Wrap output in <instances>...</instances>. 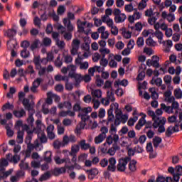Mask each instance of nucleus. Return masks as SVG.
Returning <instances> with one entry per match:
<instances>
[{
    "mask_svg": "<svg viewBox=\"0 0 182 182\" xmlns=\"http://www.w3.org/2000/svg\"><path fill=\"white\" fill-rule=\"evenodd\" d=\"M73 110L75 113L77 112V117L81 119L80 127H76L77 133H80L82 129H85L86 123L90 122V116H89V113H92V108L90 107H82V106H80V102H76L73 107Z\"/></svg>",
    "mask_w": 182,
    "mask_h": 182,
    "instance_id": "1",
    "label": "nucleus"
},
{
    "mask_svg": "<svg viewBox=\"0 0 182 182\" xmlns=\"http://www.w3.org/2000/svg\"><path fill=\"white\" fill-rule=\"evenodd\" d=\"M108 117L107 120V126H109V123H113L114 122L115 126H119L122 121L120 120V116H122V111L119 110V104L115 102L110 105V108L107 112Z\"/></svg>",
    "mask_w": 182,
    "mask_h": 182,
    "instance_id": "2",
    "label": "nucleus"
},
{
    "mask_svg": "<svg viewBox=\"0 0 182 182\" xmlns=\"http://www.w3.org/2000/svg\"><path fill=\"white\" fill-rule=\"evenodd\" d=\"M23 106L25 107L26 110L29 112L28 117L27 119L28 123L29 124H32L33 122H35V119H33V113H35V109H33L34 103H31L29 99L24 98L22 101Z\"/></svg>",
    "mask_w": 182,
    "mask_h": 182,
    "instance_id": "3",
    "label": "nucleus"
},
{
    "mask_svg": "<svg viewBox=\"0 0 182 182\" xmlns=\"http://www.w3.org/2000/svg\"><path fill=\"white\" fill-rule=\"evenodd\" d=\"M113 15L115 23H123L127 19V16L124 13H122L119 9H114Z\"/></svg>",
    "mask_w": 182,
    "mask_h": 182,
    "instance_id": "4",
    "label": "nucleus"
},
{
    "mask_svg": "<svg viewBox=\"0 0 182 182\" xmlns=\"http://www.w3.org/2000/svg\"><path fill=\"white\" fill-rule=\"evenodd\" d=\"M130 160H132V158L129 156L119 159L118 161V164L117 165V171H120L121 173L126 171V166H127V164L129 161H130Z\"/></svg>",
    "mask_w": 182,
    "mask_h": 182,
    "instance_id": "5",
    "label": "nucleus"
},
{
    "mask_svg": "<svg viewBox=\"0 0 182 182\" xmlns=\"http://www.w3.org/2000/svg\"><path fill=\"white\" fill-rule=\"evenodd\" d=\"M23 131L19 130L17 133V143L19 144H22L23 143V132H27L28 134H32L33 132L29 131V126L28 124H23L22 125Z\"/></svg>",
    "mask_w": 182,
    "mask_h": 182,
    "instance_id": "6",
    "label": "nucleus"
},
{
    "mask_svg": "<svg viewBox=\"0 0 182 182\" xmlns=\"http://www.w3.org/2000/svg\"><path fill=\"white\" fill-rule=\"evenodd\" d=\"M101 133L95 138V144H100L105 139H106V134L109 133V129L106 127H102L100 129Z\"/></svg>",
    "mask_w": 182,
    "mask_h": 182,
    "instance_id": "7",
    "label": "nucleus"
},
{
    "mask_svg": "<svg viewBox=\"0 0 182 182\" xmlns=\"http://www.w3.org/2000/svg\"><path fill=\"white\" fill-rule=\"evenodd\" d=\"M117 161L115 157H111L108 159V166L107 168V171H110L111 173H114L116 171L117 167L116 164Z\"/></svg>",
    "mask_w": 182,
    "mask_h": 182,
    "instance_id": "8",
    "label": "nucleus"
},
{
    "mask_svg": "<svg viewBox=\"0 0 182 182\" xmlns=\"http://www.w3.org/2000/svg\"><path fill=\"white\" fill-rule=\"evenodd\" d=\"M58 29H61V35H63V38L65 41L69 42V41H72V38H73V35L70 31H66V28L63 27V26H59Z\"/></svg>",
    "mask_w": 182,
    "mask_h": 182,
    "instance_id": "9",
    "label": "nucleus"
},
{
    "mask_svg": "<svg viewBox=\"0 0 182 182\" xmlns=\"http://www.w3.org/2000/svg\"><path fill=\"white\" fill-rule=\"evenodd\" d=\"M80 45V41L78 39H74L72 42V49L70 50L71 55L75 56V55H77V51L79 50V46Z\"/></svg>",
    "mask_w": 182,
    "mask_h": 182,
    "instance_id": "10",
    "label": "nucleus"
},
{
    "mask_svg": "<svg viewBox=\"0 0 182 182\" xmlns=\"http://www.w3.org/2000/svg\"><path fill=\"white\" fill-rule=\"evenodd\" d=\"M68 76L71 78L75 79V86H79V85H80V82L83 81V77L81 74L70 73L68 74Z\"/></svg>",
    "mask_w": 182,
    "mask_h": 182,
    "instance_id": "11",
    "label": "nucleus"
},
{
    "mask_svg": "<svg viewBox=\"0 0 182 182\" xmlns=\"http://www.w3.org/2000/svg\"><path fill=\"white\" fill-rule=\"evenodd\" d=\"M43 80V78L41 77H38L36 78L32 83V86L30 88L31 92L32 93H36L37 89L41 85V83H42V81Z\"/></svg>",
    "mask_w": 182,
    "mask_h": 182,
    "instance_id": "12",
    "label": "nucleus"
},
{
    "mask_svg": "<svg viewBox=\"0 0 182 182\" xmlns=\"http://www.w3.org/2000/svg\"><path fill=\"white\" fill-rule=\"evenodd\" d=\"M166 122H167V119H166V117H162V119L158 120V123H159L158 132H159V133H164V132H166V127H164V124H166Z\"/></svg>",
    "mask_w": 182,
    "mask_h": 182,
    "instance_id": "13",
    "label": "nucleus"
},
{
    "mask_svg": "<svg viewBox=\"0 0 182 182\" xmlns=\"http://www.w3.org/2000/svg\"><path fill=\"white\" fill-rule=\"evenodd\" d=\"M171 95L172 92L170 90H167L164 93L165 102H167L168 103H173V102H176V97H174V96H171Z\"/></svg>",
    "mask_w": 182,
    "mask_h": 182,
    "instance_id": "14",
    "label": "nucleus"
},
{
    "mask_svg": "<svg viewBox=\"0 0 182 182\" xmlns=\"http://www.w3.org/2000/svg\"><path fill=\"white\" fill-rule=\"evenodd\" d=\"M151 127H154V129H158L159 128V121H154V123L151 122V121H146L145 123V128L144 129V132H146L147 129H151Z\"/></svg>",
    "mask_w": 182,
    "mask_h": 182,
    "instance_id": "15",
    "label": "nucleus"
},
{
    "mask_svg": "<svg viewBox=\"0 0 182 182\" xmlns=\"http://www.w3.org/2000/svg\"><path fill=\"white\" fill-rule=\"evenodd\" d=\"M13 114L15 116L17 119H22V117H25L26 116V111L23 109V108H21L20 110H14Z\"/></svg>",
    "mask_w": 182,
    "mask_h": 182,
    "instance_id": "16",
    "label": "nucleus"
},
{
    "mask_svg": "<svg viewBox=\"0 0 182 182\" xmlns=\"http://www.w3.org/2000/svg\"><path fill=\"white\" fill-rule=\"evenodd\" d=\"M63 22L68 32H73V29H75V27H73V25L70 20H68V18H64Z\"/></svg>",
    "mask_w": 182,
    "mask_h": 182,
    "instance_id": "17",
    "label": "nucleus"
},
{
    "mask_svg": "<svg viewBox=\"0 0 182 182\" xmlns=\"http://www.w3.org/2000/svg\"><path fill=\"white\" fill-rule=\"evenodd\" d=\"M86 173L88 174V178L90 180H93V178H95V177L99 174V170L95 168L90 170H87Z\"/></svg>",
    "mask_w": 182,
    "mask_h": 182,
    "instance_id": "18",
    "label": "nucleus"
},
{
    "mask_svg": "<svg viewBox=\"0 0 182 182\" xmlns=\"http://www.w3.org/2000/svg\"><path fill=\"white\" fill-rule=\"evenodd\" d=\"M59 109H67V110L72 109V102L70 101H65L58 104Z\"/></svg>",
    "mask_w": 182,
    "mask_h": 182,
    "instance_id": "19",
    "label": "nucleus"
},
{
    "mask_svg": "<svg viewBox=\"0 0 182 182\" xmlns=\"http://www.w3.org/2000/svg\"><path fill=\"white\" fill-rule=\"evenodd\" d=\"M16 32L17 31L15 28H11L4 31V36H7V38L11 39V38H14L16 36Z\"/></svg>",
    "mask_w": 182,
    "mask_h": 182,
    "instance_id": "20",
    "label": "nucleus"
},
{
    "mask_svg": "<svg viewBox=\"0 0 182 182\" xmlns=\"http://www.w3.org/2000/svg\"><path fill=\"white\" fill-rule=\"evenodd\" d=\"M39 146H41V144L39 143V141L38 139H36L34 141V144L32 143L30 144H27V150L32 151V150H33V149H36V150L38 149V148L39 147Z\"/></svg>",
    "mask_w": 182,
    "mask_h": 182,
    "instance_id": "21",
    "label": "nucleus"
},
{
    "mask_svg": "<svg viewBox=\"0 0 182 182\" xmlns=\"http://www.w3.org/2000/svg\"><path fill=\"white\" fill-rule=\"evenodd\" d=\"M54 161H55L56 164H63V163H70V159H61L59 156H54Z\"/></svg>",
    "mask_w": 182,
    "mask_h": 182,
    "instance_id": "22",
    "label": "nucleus"
},
{
    "mask_svg": "<svg viewBox=\"0 0 182 182\" xmlns=\"http://www.w3.org/2000/svg\"><path fill=\"white\" fill-rule=\"evenodd\" d=\"M120 147L117 146V144H114L112 145V147H111L108 151H107V154H109V156H114L116 154V151L119 150Z\"/></svg>",
    "mask_w": 182,
    "mask_h": 182,
    "instance_id": "23",
    "label": "nucleus"
},
{
    "mask_svg": "<svg viewBox=\"0 0 182 182\" xmlns=\"http://www.w3.org/2000/svg\"><path fill=\"white\" fill-rule=\"evenodd\" d=\"M129 170L132 171V173H134V171H136L137 166H136L137 164V161L132 159L129 161Z\"/></svg>",
    "mask_w": 182,
    "mask_h": 182,
    "instance_id": "24",
    "label": "nucleus"
},
{
    "mask_svg": "<svg viewBox=\"0 0 182 182\" xmlns=\"http://www.w3.org/2000/svg\"><path fill=\"white\" fill-rule=\"evenodd\" d=\"M64 173H66V168L65 167L55 168L53 171L54 176H60V174H64Z\"/></svg>",
    "mask_w": 182,
    "mask_h": 182,
    "instance_id": "25",
    "label": "nucleus"
},
{
    "mask_svg": "<svg viewBox=\"0 0 182 182\" xmlns=\"http://www.w3.org/2000/svg\"><path fill=\"white\" fill-rule=\"evenodd\" d=\"M79 146H80L81 150H89V149L90 147V144L86 143V140L82 139V140L80 141Z\"/></svg>",
    "mask_w": 182,
    "mask_h": 182,
    "instance_id": "26",
    "label": "nucleus"
},
{
    "mask_svg": "<svg viewBox=\"0 0 182 182\" xmlns=\"http://www.w3.org/2000/svg\"><path fill=\"white\" fill-rule=\"evenodd\" d=\"M161 109H163L166 113L170 114L171 113H174V110L171 107V106H166V104L162 103L161 104Z\"/></svg>",
    "mask_w": 182,
    "mask_h": 182,
    "instance_id": "27",
    "label": "nucleus"
},
{
    "mask_svg": "<svg viewBox=\"0 0 182 182\" xmlns=\"http://www.w3.org/2000/svg\"><path fill=\"white\" fill-rule=\"evenodd\" d=\"M43 160L46 163H50L52 161V151H46Z\"/></svg>",
    "mask_w": 182,
    "mask_h": 182,
    "instance_id": "28",
    "label": "nucleus"
},
{
    "mask_svg": "<svg viewBox=\"0 0 182 182\" xmlns=\"http://www.w3.org/2000/svg\"><path fill=\"white\" fill-rule=\"evenodd\" d=\"M80 150V145L74 144L71 146V151L69 152L70 155L77 154V153H79V151Z\"/></svg>",
    "mask_w": 182,
    "mask_h": 182,
    "instance_id": "29",
    "label": "nucleus"
},
{
    "mask_svg": "<svg viewBox=\"0 0 182 182\" xmlns=\"http://www.w3.org/2000/svg\"><path fill=\"white\" fill-rule=\"evenodd\" d=\"M161 141H163V139H161V138L160 136H155L153 139L154 147L155 149H157V147H159V146H160V144L161 143Z\"/></svg>",
    "mask_w": 182,
    "mask_h": 182,
    "instance_id": "30",
    "label": "nucleus"
},
{
    "mask_svg": "<svg viewBox=\"0 0 182 182\" xmlns=\"http://www.w3.org/2000/svg\"><path fill=\"white\" fill-rule=\"evenodd\" d=\"M43 46H46V48H49L52 46V39L48 37H45L43 39Z\"/></svg>",
    "mask_w": 182,
    "mask_h": 182,
    "instance_id": "31",
    "label": "nucleus"
},
{
    "mask_svg": "<svg viewBox=\"0 0 182 182\" xmlns=\"http://www.w3.org/2000/svg\"><path fill=\"white\" fill-rule=\"evenodd\" d=\"M147 114L148 116H150L151 117H152V119L154 121H156V122H159L160 119V117L157 115H156V112H154V111L153 110H148V112H147Z\"/></svg>",
    "mask_w": 182,
    "mask_h": 182,
    "instance_id": "32",
    "label": "nucleus"
},
{
    "mask_svg": "<svg viewBox=\"0 0 182 182\" xmlns=\"http://www.w3.org/2000/svg\"><path fill=\"white\" fill-rule=\"evenodd\" d=\"M41 45V41L39 39H36L34 41L31 43L30 46V49L31 50H35V49H38V47Z\"/></svg>",
    "mask_w": 182,
    "mask_h": 182,
    "instance_id": "33",
    "label": "nucleus"
},
{
    "mask_svg": "<svg viewBox=\"0 0 182 182\" xmlns=\"http://www.w3.org/2000/svg\"><path fill=\"white\" fill-rule=\"evenodd\" d=\"M38 137L41 144L48 143V138L46 137V134H45V132H42L41 134H38Z\"/></svg>",
    "mask_w": 182,
    "mask_h": 182,
    "instance_id": "34",
    "label": "nucleus"
},
{
    "mask_svg": "<svg viewBox=\"0 0 182 182\" xmlns=\"http://www.w3.org/2000/svg\"><path fill=\"white\" fill-rule=\"evenodd\" d=\"M156 85L158 87H160L161 85L163 84V80L161 78L158 77L156 80H154V77L152 78V80L151 81V85Z\"/></svg>",
    "mask_w": 182,
    "mask_h": 182,
    "instance_id": "35",
    "label": "nucleus"
},
{
    "mask_svg": "<svg viewBox=\"0 0 182 182\" xmlns=\"http://www.w3.org/2000/svg\"><path fill=\"white\" fill-rule=\"evenodd\" d=\"M127 85H129V81H127V80H122L120 82H115L114 83V87H117V86L121 85V86H124V87H126V86H127Z\"/></svg>",
    "mask_w": 182,
    "mask_h": 182,
    "instance_id": "36",
    "label": "nucleus"
},
{
    "mask_svg": "<svg viewBox=\"0 0 182 182\" xmlns=\"http://www.w3.org/2000/svg\"><path fill=\"white\" fill-rule=\"evenodd\" d=\"M176 99H182V90L180 88H176L173 91Z\"/></svg>",
    "mask_w": 182,
    "mask_h": 182,
    "instance_id": "37",
    "label": "nucleus"
},
{
    "mask_svg": "<svg viewBox=\"0 0 182 182\" xmlns=\"http://www.w3.org/2000/svg\"><path fill=\"white\" fill-rule=\"evenodd\" d=\"M14 108H15V106H14V105L11 104L9 102H7L4 105H3L2 110H3V112H5V110H6V109L14 110Z\"/></svg>",
    "mask_w": 182,
    "mask_h": 182,
    "instance_id": "38",
    "label": "nucleus"
},
{
    "mask_svg": "<svg viewBox=\"0 0 182 182\" xmlns=\"http://www.w3.org/2000/svg\"><path fill=\"white\" fill-rule=\"evenodd\" d=\"M144 77H146V72L144 71V70H142L141 71H140L139 70L138 76L136 77V80H139V81L144 80Z\"/></svg>",
    "mask_w": 182,
    "mask_h": 182,
    "instance_id": "39",
    "label": "nucleus"
},
{
    "mask_svg": "<svg viewBox=\"0 0 182 182\" xmlns=\"http://www.w3.org/2000/svg\"><path fill=\"white\" fill-rule=\"evenodd\" d=\"M55 45L58 46V49H65L66 48V43L60 39L58 41H55Z\"/></svg>",
    "mask_w": 182,
    "mask_h": 182,
    "instance_id": "40",
    "label": "nucleus"
},
{
    "mask_svg": "<svg viewBox=\"0 0 182 182\" xmlns=\"http://www.w3.org/2000/svg\"><path fill=\"white\" fill-rule=\"evenodd\" d=\"M54 65L56 68H62V65H63V61L60 60V55H58L54 62Z\"/></svg>",
    "mask_w": 182,
    "mask_h": 182,
    "instance_id": "41",
    "label": "nucleus"
},
{
    "mask_svg": "<svg viewBox=\"0 0 182 182\" xmlns=\"http://www.w3.org/2000/svg\"><path fill=\"white\" fill-rule=\"evenodd\" d=\"M21 170H28L29 168V164L25 163V159L22 160L19 164Z\"/></svg>",
    "mask_w": 182,
    "mask_h": 182,
    "instance_id": "42",
    "label": "nucleus"
},
{
    "mask_svg": "<svg viewBox=\"0 0 182 182\" xmlns=\"http://www.w3.org/2000/svg\"><path fill=\"white\" fill-rule=\"evenodd\" d=\"M31 55V53L28 49H23L21 52V58H23V59H27Z\"/></svg>",
    "mask_w": 182,
    "mask_h": 182,
    "instance_id": "43",
    "label": "nucleus"
},
{
    "mask_svg": "<svg viewBox=\"0 0 182 182\" xmlns=\"http://www.w3.org/2000/svg\"><path fill=\"white\" fill-rule=\"evenodd\" d=\"M63 60L67 65L73 62V58L70 55H63Z\"/></svg>",
    "mask_w": 182,
    "mask_h": 182,
    "instance_id": "44",
    "label": "nucleus"
},
{
    "mask_svg": "<svg viewBox=\"0 0 182 182\" xmlns=\"http://www.w3.org/2000/svg\"><path fill=\"white\" fill-rule=\"evenodd\" d=\"M146 43L148 46H156V45H157V43H156V41H154V40H153V38H151V37L148 38L146 40Z\"/></svg>",
    "mask_w": 182,
    "mask_h": 182,
    "instance_id": "45",
    "label": "nucleus"
},
{
    "mask_svg": "<svg viewBox=\"0 0 182 182\" xmlns=\"http://www.w3.org/2000/svg\"><path fill=\"white\" fill-rule=\"evenodd\" d=\"M48 16L53 18V21H55V22H59V16L57 15L55 11H53V12L48 13Z\"/></svg>",
    "mask_w": 182,
    "mask_h": 182,
    "instance_id": "46",
    "label": "nucleus"
},
{
    "mask_svg": "<svg viewBox=\"0 0 182 182\" xmlns=\"http://www.w3.org/2000/svg\"><path fill=\"white\" fill-rule=\"evenodd\" d=\"M92 95L93 97H97V99H100V97H102V90H95L92 92Z\"/></svg>",
    "mask_w": 182,
    "mask_h": 182,
    "instance_id": "47",
    "label": "nucleus"
},
{
    "mask_svg": "<svg viewBox=\"0 0 182 182\" xmlns=\"http://www.w3.org/2000/svg\"><path fill=\"white\" fill-rule=\"evenodd\" d=\"M173 133H174V130L173 129V126H169L165 132L166 136L171 137V134H173Z\"/></svg>",
    "mask_w": 182,
    "mask_h": 182,
    "instance_id": "48",
    "label": "nucleus"
},
{
    "mask_svg": "<svg viewBox=\"0 0 182 182\" xmlns=\"http://www.w3.org/2000/svg\"><path fill=\"white\" fill-rule=\"evenodd\" d=\"M136 45L138 48H143L144 46V38L143 37H139L136 40Z\"/></svg>",
    "mask_w": 182,
    "mask_h": 182,
    "instance_id": "49",
    "label": "nucleus"
},
{
    "mask_svg": "<svg viewBox=\"0 0 182 182\" xmlns=\"http://www.w3.org/2000/svg\"><path fill=\"white\" fill-rule=\"evenodd\" d=\"M105 84V81L103 79L100 78V75H97V79H96V85L98 87H100L103 86Z\"/></svg>",
    "mask_w": 182,
    "mask_h": 182,
    "instance_id": "50",
    "label": "nucleus"
},
{
    "mask_svg": "<svg viewBox=\"0 0 182 182\" xmlns=\"http://www.w3.org/2000/svg\"><path fill=\"white\" fill-rule=\"evenodd\" d=\"M100 166L103 168L107 167V166H109V159L106 158L101 159L100 161Z\"/></svg>",
    "mask_w": 182,
    "mask_h": 182,
    "instance_id": "51",
    "label": "nucleus"
},
{
    "mask_svg": "<svg viewBox=\"0 0 182 182\" xmlns=\"http://www.w3.org/2000/svg\"><path fill=\"white\" fill-rule=\"evenodd\" d=\"M107 98H108L110 102H114V100H116L114 94H113V92L110 91L107 92Z\"/></svg>",
    "mask_w": 182,
    "mask_h": 182,
    "instance_id": "52",
    "label": "nucleus"
},
{
    "mask_svg": "<svg viewBox=\"0 0 182 182\" xmlns=\"http://www.w3.org/2000/svg\"><path fill=\"white\" fill-rule=\"evenodd\" d=\"M100 52L102 58H106V55H109V53H110V50L108 48H100Z\"/></svg>",
    "mask_w": 182,
    "mask_h": 182,
    "instance_id": "53",
    "label": "nucleus"
},
{
    "mask_svg": "<svg viewBox=\"0 0 182 182\" xmlns=\"http://www.w3.org/2000/svg\"><path fill=\"white\" fill-rule=\"evenodd\" d=\"M66 12V7L65 6H59L57 10L58 15H63Z\"/></svg>",
    "mask_w": 182,
    "mask_h": 182,
    "instance_id": "54",
    "label": "nucleus"
},
{
    "mask_svg": "<svg viewBox=\"0 0 182 182\" xmlns=\"http://www.w3.org/2000/svg\"><path fill=\"white\" fill-rule=\"evenodd\" d=\"M86 25V21H80V20L77 21V28L81 31V32H83L85 28L84 26Z\"/></svg>",
    "mask_w": 182,
    "mask_h": 182,
    "instance_id": "55",
    "label": "nucleus"
},
{
    "mask_svg": "<svg viewBox=\"0 0 182 182\" xmlns=\"http://www.w3.org/2000/svg\"><path fill=\"white\" fill-rule=\"evenodd\" d=\"M164 82L166 85L170 86L171 85V75H165L164 77Z\"/></svg>",
    "mask_w": 182,
    "mask_h": 182,
    "instance_id": "56",
    "label": "nucleus"
},
{
    "mask_svg": "<svg viewBox=\"0 0 182 182\" xmlns=\"http://www.w3.org/2000/svg\"><path fill=\"white\" fill-rule=\"evenodd\" d=\"M5 128L7 132L6 134L8 137H12V136H14V132L11 129V127L8 124H6Z\"/></svg>",
    "mask_w": 182,
    "mask_h": 182,
    "instance_id": "57",
    "label": "nucleus"
},
{
    "mask_svg": "<svg viewBox=\"0 0 182 182\" xmlns=\"http://www.w3.org/2000/svg\"><path fill=\"white\" fill-rule=\"evenodd\" d=\"M26 75H35V70H33V65H28V69L26 70Z\"/></svg>",
    "mask_w": 182,
    "mask_h": 182,
    "instance_id": "58",
    "label": "nucleus"
},
{
    "mask_svg": "<svg viewBox=\"0 0 182 182\" xmlns=\"http://www.w3.org/2000/svg\"><path fill=\"white\" fill-rule=\"evenodd\" d=\"M105 116L106 110L105 109V108H100L98 112V117H100V119H103V117H105Z\"/></svg>",
    "mask_w": 182,
    "mask_h": 182,
    "instance_id": "59",
    "label": "nucleus"
},
{
    "mask_svg": "<svg viewBox=\"0 0 182 182\" xmlns=\"http://www.w3.org/2000/svg\"><path fill=\"white\" fill-rule=\"evenodd\" d=\"M49 177H50V173L49 172H46V173L43 174L40 177L39 181H45L46 180H48V178H49Z\"/></svg>",
    "mask_w": 182,
    "mask_h": 182,
    "instance_id": "60",
    "label": "nucleus"
},
{
    "mask_svg": "<svg viewBox=\"0 0 182 182\" xmlns=\"http://www.w3.org/2000/svg\"><path fill=\"white\" fill-rule=\"evenodd\" d=\"M154 35L156 36V38H157V39H159V41H163V33L160 31H156L154 33Z\"/></svg>",
    "mask_w": 182,
    "mask_h": 182,
    "instance_id": "61",
    "label": "nucleus"
},
{
    "mask_svg": "<svg viewBox=\"0 0 182 182\" xmlns=\"http://www.w3.org/2000/svg\"><path fill=\"white\" fill-rule=\"evenodd\" d=\"M149 91L151 93V97L152 99H159V94L157 93V92H156V90H154L153 88H150Z\"/></svg>",
    "mask_w": 182,
    "mask_h": 182,
    "instance_id": "62",
    "label": "nucleus"
},
{
    "mask_svg": "<svg viewBox=\"0 0 182 182\" xmlns=\"http://www.w3.org/2000/svg\"><path fill=\"white\" fill-rule=\"evenodd\" d=\"M100 150L104 154L107 153V143H104L101 146H100Z\"/></svg>",
    "mask_w": 182,
    "mask_h": 182,
    "instance_id": "63",
    "label": "nucleus"
},
{
    "mask_svg": "<svg viewBox=\"0 0 182 182\" xmlns=\"http://www.w3.org/2000/svg\"><path fill=\"white\" fill-rule=\"evenodd\" d=\"M31 167L33 168H39L41 167V162L36 161H31Z\"/></svg>",
    "mask_w": 182,
    "mask_h": 182,
    "instance_id": "64",
    "label": "nucleus"
}]
</instances>
